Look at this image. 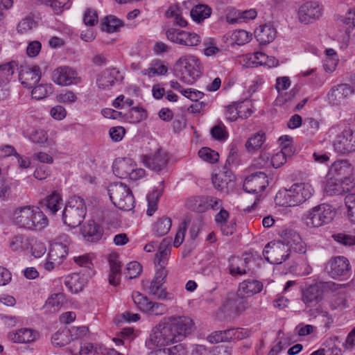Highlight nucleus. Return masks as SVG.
Returning a JSON list of instances; mask_svg holds the SVG:
<instances>
[{"label": "nucleus", "mask_w": 355, "mask_h": 355, "mask_svg": "<svg viewBox=\"0 0 355 355\" xmlns=\"http://www.w3.org/2000/svg\"><path fill=\"white\" fill-rule=\"evenodd\" d=\"M193 320L188 317H166L152 330L150 341L157 347L182 340L191 334Z\"/></svg>", "instance_id": "nucleus-1"}, {"label": "nucleus", "mask_w": 355, "mask_h": 355, "mask_svg": "<svg viewBox=\"0 0 355 355\" xmlns=\"http://www.w3.org/2000/svg\"><path fill=\"white\" fill-rule=\"evenodd\" d=\"M280 241L268 243L263 251L265 259L271 264H281L289 257L293 251L299 254L306 252V246L300 236L293 230H285L281 234Z\"/></svg>", "instance_id": "nucleus-2"}, {"label": "nucleus", "mask_w": 355, "mask_h": 355, "mask_svg": "<svg viewBox=\"0 0 355 355\" xmlns=\"http://www.w3.org/2000/svg\"><path fill=\"white\" fill-rule=\"evenodd\" d=\"M12 223L19 228L34 231L44 229L49 225V220L39 207L28 205L14 211Z\"/></svg>", "instance_id": "nucleus-3"}, {"label": "nucleus", "mask_w": 355, "mask_h": 355, "mask_svg": "<svg viewBox=\"0 0 355 355\" xmlns=\"http://www.w3.org/2000/svg\"><path fill=\"white\" fill-rule=\"evenodd\" d=\"M313 189L307 183H296L289 189L279 191L276 195V200L282 199L279 204L285 207H295L302 204L313 195Z\"/></svg>", "instance_id": "nucleus-4"}, {"label": "nucleus", "mask_w": 355, "mask_h": 355, "mask_svg": "<svg viewBox=\"0 0 355 355\" xmlns=\"http://www.w3.org/2000/svg\"><path fill=\"white\" fill-rule=\"evenodd\" d=\"M200 60L191 55L180 57L173 68L174 75L185 83H191L200 76Z\"/></svg>", "instance_id": "nucleus-5"}, {"label": "nucleus", "mask_w": 355, "mask_h": 355, "mask_svg": "<svg viewBox=\"0 0 355 355\" xmlns=\"http://www.w3.org/2000/svg\"><path fill=\"white\" fill-rule=\"evenodd\" d=\"M86 213L84 200L80 197H74L65 205L62 213V220L65 225L75 228L81 224Z\"/></svg>", "instance_id": "nucleus-6"}, {"label": "nucleus", "mask_w": 355, "mask_h": 355, "mask_svg": "<svg viewBox=\"0 0 355 355\" xmlns=\"http://www.w3.org/2000/svg\"><path fill=\"white\" fill-rule=\"evenodd\" d=\"M336 211L331 205L326 203L313 207L302 218L307 226L318 227L329 223L335 217Z\"/></svg>", "instance_id": "nucleus-7"}, {"label": "nucleus", "mask_w": 355, "mask_h": 355, "mask_svg": "<svg viewBox=\"0 0 355 355\" xmlns=\"http://www.w3.org/2000/svg\"><path fill=\"white\" fill-rule=\"evenodd\" d=\"M108 194L112 203L119 209L129 211L134 207L135 199L131 190L122 182L111 184Z\"/></svg>", "instance_id": "nucleus-8"}, {"label": "nucleus", "mask_w": 355, "mask_h": 355, "mask_svg": "<svg viewBox=\"0 0 355 355\" xmlns=\"http://www.w3.org/2000/svg\"><path fill=\"white\" fill-rule=\"evenodd\" d=\"M112 170L116 177L129 178L132 180H137L145 175V171L142 168H137L135 163L128 157L116 159L113 162Z\"/></svg>", "instance_id": "nucleus-9"}, {"label": "nucleus", "mask_w": 355, "mask_h": 355, "mask_svg": "<svg viewBox=\"0 0 355 355\" xmlns=\"http://www.w3.org/2000/svg\"><path fill=\"white\" fill-rule=\"evenodd\" d=\"M268 185V177L264 172L258 171L245 178L243 185V190L247 193L256 194L254 202L251 207H248V211H250L257 205L260 197L258 193L263 191Z\"/></svg>", "instance_id": "nucleus-10"}, {"label": "nucleus", "mask_w": 355, "mask_h": 355, "mask_svg": "<svg viewBox=\"0 0 355 355\" xmlns=\"http://www.w3.org/2000/svg\"><path fill=\"white\" fill-rule=\"evenodd\" d=\"M331 284L329 282H318L306 288L302 293V300L306 306L317 305L324 293L331 289Z\"/></svg>", "instance_id": "nucleus-11"}, {"label": "nucleus", "mask_w": 355, "mask_h": 355, "mask_svg": "<svg viewBox=\"0 0 355 355\" xmlns=\"http://www.w3.org/2000/svg\"><path fill=\"white\" fill-rule=\"evenodd\" d=\"M334 149L341 155L355 152V130L345 129L332 141Z\"/></svg>", "instance_id": "nucleus-12"}, {"label": "nucleus", "mask_w": 355, "mask_h": 355, "mask_svg": "<svg viewBox=\"0 0 355 355\" xmlns=\"http://www.w3.org/2000/svg\"><path fill=\"white\" fill-rule=\"evenodd\" d=\"M168 272L162 268H156L154 278L149 286V294L159 300H171L172 295L167 293L163 284L166 282Z\"/></svg>", "instance_id": "nucleus-13"}, {"label": "nucleus", "mask_w": 355, "mask_h": 355, "mask_svg": "<svg viewBox=\"0 0 355 355\" xmlns=\"http://www.w3.org/2000/svg\"><path fill=\"white\" fill-rule=\"evenodd\" d=\"M325 270L334 279L340 277L345 278L351 274V266L346 257L338 256L331 258L327 262Z\"/></svg>", "instance_id": "nucleus-14"}, {"label": "nucleus", "mask_w": 355, "mask_h": 355, "mask_svg": "<svg viewBox=\"0 0 355 355\" xmlns=\"http://www.w3.org/2000/svg\"><path fill=\"white\" fill-rule=\"evenodd\" d=\"M299 21L304 24L313 23L322 15V6L317 1H308L298 10Z\"/></svg>", "instance_id": "nucleus-15"}, {"label": "nucleus", "mask_w": 355, "mask_h": 355, "mask_svg": "<svg viewBox=\"0 0 355 355\" xmlns=\"http://www.w3.org/2000/svg\"><path fill=\"white\" fill-rule=\"evenodd\" d=\"M166 35L170 41L182 45L194 46L200 42V37L198 34L178 28H170Z\"/></svg>", "instance_id": "nucleus-16"}, {"label": "nucleus", "mask_w": 355, "mask_h": 355, "mask_svg": "<svg viewBox=\"0 0 355 355\" xmlns=\"http://www.w3.org/2000/svg\"><path fill=\"white\" fill-rule=\"evenodd\" d=\"M52 78L55 83L59 85H70L81 82L77 71L69 67H60L55 69L52 73Z\"/></svg>", "instance_id": "nucleus-17"}, {"label": "nucleus", "mask_w": 355, "mask_h": 355, "mask_svg": "<svg viewBox=\"0 0 355 355\" xmlns=\"http://www.w3.org/2000/svg\"><path fill=\"white\" fill-rule=\"evenodd\" d=\"M352 168L347 160L335 162L329 170V175L336 181L353 183L352 179Z\"/></svg>", "instance_id": "nucleus-18"}, {"label": "nucleus", "mask_w": 355, "mask_h": 355, "mask_svg": "<svg viewBox=\"0 0 355 355\" xmlns=\"http://www.w3.org/2000/svg\"><path fill=\"white\" fill-rule=\"evenodd\" d=\"M18 69L19 80L24 87L32 88L40 80L41 71L39 66L21 65Z\"/></svg>", "instance_id": "nucleus-19"}, {"label": "nucleus", "mask_w": 355, "mask_h": 355, "mask_svg": "<svg viewBox=\"0 0 355 355\" xmlns=\"http://www.w3.org/2000/svg\"><path fill=\"white\" fill-rule=\"evenodd\" d=\"M123 77L116 68H107L97 76L96 84L100 89H110L116 83L121 82Z\"/></svg>", "instance_id": "nucleus-20"}, {"label": "nucleus", "mask_w": 355, "mask_h": 355, "mask_svg": "<svg viewBox=\"0 0 355 355\" xmlns=\"http://www.w3.org/2000/svg\"><path fill=\"white\" fill-rule=\"evenodd\" d=\"M168 159L167 153L159 148L153 155H144L143 162L148 168L159 172L166 166Z\"/></svg>", "instance_id": "nucleus-21"}, {"label": "nucleus", "mask_w": 355, "mask_h": 355, "mask_svg": "<svg viewBox=\"0 0 355 355\" xmlns=\"http://www.w3.org/2000/svg\"><path fill=\"white\" fill-rule=\"evenodd\" d=\"M233 162V159L229 156L226 160V163L223 167V178L220 175H216L212 178V183L214 187L221 191H228L229 189H232L234 187V176L232 172L229 171L227 168V165L230 164V162Z\"/></svg>", "instance_id": "nucleus-22"}, {"label": "nucleus", "mask_w": 355, "mask_h": 355, "mask_svg": "<svg viewBox=\"0 0 355 355\" xmlns=\"http://www.w3.org/2000/svg\"><path fill=\"white\" fill-rule=\"evenodd\" d=\"M245 297V296L238 293L228 295L223 304L224 311H230L236 314L245 311L248 307V302Z\"/></svg>", "instance_id": "nucleus-23"}, {"label": "nucleus", "mask_w": 355, "mask_h": 355, "mask_svg": "<svg viewBox=\"0 0 355 355\" xmlns=\"http://www.w3.org/2000/svg\"><path fill=\"white\" fill-rule=\"evenodd\" d=\"M62 242H55L51 245L49 252L50 259L56 261V263H62L69 252L68 244L70 243V239L68 235L64 234L60 237Z\"/></svg>", "instance_id": "nucleus-24"}, {"label": "nucleus", "mask_w": 355, "mask_h": 355, "mask_svg": "<svg viewBox=\"0 0 355 355\" xmlns=\"http://www.w3.org/2000/svg\"><path fill=\"white\" fill-rule=\"evenodd\" d=\"M80 232L87 241L98 242L103 235V228L95 220H89L82 225Z\"/></svg>", "instance_id": "nucleus-25"}, {"label": "nucleus", "mask_w": 355, "mask_h": 355, "mask_svg": "<svg viewBox=\"0 0 355 355\" xmlns=\"http://www.w3.org/2000/svg\"><path fill=\"white\" fill-rule=\"evenodd\" d=\"M354 93V89L347 84H340L331 88L328 94L329 103L338 105L347 96Z\"/></svg>", "instance_id": "nucleus-26"}, {"label": "nucleus", "mask_w": 355, "mask_h": 355, "mask_svg": "<svg viewBox=\"0 0 355 355\" xmlns=\"http://www.w3.org/2000/svg\"><path fill=\"white\" fill-rule=\"evenodd\" d=\"M276 35V28L271 23L260 25L254 31V36L260 44L265 45L272 42Z\"/></svg>", "instance_id": "nucleus-27"}, {"label": "nucleus", "mask_w": 355, "mask_h": 355, "mask_svg": "<svg viewBox=\"0 0 355 355\" xmlns=\"http://www.w3.org/2000/svg\"><path fill=\"white\" fill-rule=\"evenodd\" d=\"M261 282L255 279H248L243 280L239 285L238 293L245 297H251L260 293L263 289Z\"/></svg>", "instance_id": "nucleus-28"}, {"label": "nucleus", "mask_w": 355, "mask_h": 355, "mask_svg": "<svg viewBox=\"0 0 355 355\" xmlns=\"http://www.w3.org/2000/svg\"><path fill=\"white\" fill-rule=\"evenodd\" d=\"M171 238L164 239L159 245V250L155 254V264L156 268L165 269V265L167 263L168 256L169 255L171 246Z\"/></svg>", "instance_id": "nucleus-29"}, {"label": "nucleus", "mask_w": 355, "mask_h": 355, "mask_svg": "<svg viewBox=\"0 0 355 355\" xmlns=\"http://www.w3.org/2000/svg\"><path fill=\"white\" fill-rule=\"evenodd\" d=\"M229 263L230 274L234 277L247 274L250 270L247 258L232 257L229 259Z\"/></svg>", "instance_id": "nucleus-30"}, {"label": "nucleus", "mask_w": 355, "mask_h": 355, "mask_svg": "<svg viewBox=\"0 0 355 355\" xmlns=\"http://www.w3.org/2000/svg\"><path fill=\"white\" fill-rule=\"evenodd\" d=\"M87 279L80 273H73L67 276L64 284L72 293L81 291L87 284Z\"/></svg>", "instance_id": "nucleus-31"}, {"label": "nucleus", "mask_w": 355, "mask_h": 355, "mask_svg": "<svg viewBox=\"0 0 355 355\" xmlns=\"http://www.w3.org/2000/svg\"><path fill=\"white\" fill-rule=\"evenodd\" d=\"M354 187V184L345 182L344 181H336L329 178L325 186V191L330 196L342 195L345 192H348Z\"/></svg>", "instance_id": "nucleus-32"}, {"label": "nucleus", "mask_w": 355, "mask_h": 355, "mask_svg": "<svg viewBox=\"0 0 355 355\" xmlns=\"http://www.w3.org/2000/svg\"><path fill=\"white\" fill-rule=\"evenodd\" d=\"M110 273L109 275V283L112 286H117L120 282L121 264L118 256L111 254L108 259Z\"/></svg>", "instance_id": "nucleus-33"}, {"label": "nucleus", "mask_w": 355, "mask_h": 355, "mask_svg": "<svg viewBox=\"0 0 355 355\" xmlns=\"http://www.w3.org/2000/svg\"><path fill=\"white\" fill-rule=\"evenodd\" d=\"M8 338L14 343H31L35 340L36 333L30 329H21L16 332H10Z\"/></svg>", "instance_id": "nucleus-34"}, {"label": "nucleus", "mask_w": 355, "mask_h": 355, "mask_svg": "<svg viewBox=\"0 0 355 355\" xmlns=\"http://www.w3.org/2000/svg\"><path fill=\"white\" fill-rule=\"evenodd\" d=\"M17 67L15 61L0 64V88L10 83Z\"/></svg>", "instance_id": "nucleus-35"}, {"label": "nucleus", "mask_w": 355, "mask_h": 355, "mask_svg": "<svg viewBox=\"0 0 355 355\" xmlns=\"http://www.w3.org/2000/svg\"><path fill=\"white\" fill-rule=\"evenodd\" d=\"M208 196H195L187 201V206L193 211L203 213L208 210Z\"/></svg>", "instance_id": "nucleus-36"}, {"label": "nucleus", "mask_w": 355, "mask_h": 355, "mask_svg": "<svg viewBox=\"0 0 355 355\" xmlns=\"http://www.w3.org/2000/svg\"><path fill=\"white\" fill-rule=\"evenodd\" d=\"M123 26V21L114 15L105 17L101 23V30L107 33L117 32Z\"/></svg>", "instance_id": "nucleus-37"}, {"label": "nucleus", "mask_w": 355, "mask_h": 355, "mask_svg": "<svg viewBox=\"0 0 355 355\" xmlns=\"http://www.w3.org/2000/svg\"><path fill=\"white\" fill-rule=\"evenodd\" d=\"M211 14V8L206 4H198L190 12L191 18L197 23H201L209 17Z\"/></svg>", "instance_id": "nucleus-38"}, {"label": "nucleus", "mask_w": 355, "mask_h": 355, "mask_svg": "<svg viewBox=\"0 0 355 355\" xmlns=\"http://www.w3.org/2000/svg\"><path fill=\"white\" fill-rule=\"evenodd\" d=\"M339 26L348 38L350 37L352 31L355 29V8L349 11L345 17H340L338 21Z\"/></svg>", "instance_id": "nucleus-39"}, {"label": "nucleus", "mask_w": 355, "mask_h": 355, "mask_svg": "<svg viewBox=\"0 0 355 355\" xmlns=\"http://www.w3.org/2000/svg\"><path fill=\"white\" fill-rule=\"evenodd\" d=\"M71 340L70 331L67 328L58 330L51 338L53 345L58 347L65 346Z\"/></svg>", "instance_id": "nucleus-40"}, {"label": "nucleus", "mask_w": 355, "mask_h": 355, "mask_svg": "<svg viewBox=\"0 0 355 355\" xmlns=\"http://www.w3.org/2000/svg\"><path fill=\"white\" fill-rule=\"evenodd\" d=\"M171 219L168 217L159 218L154 225V232L156 236H162L166 235L171 227Z\"/></svg>", "instance_id": "nucleus-41"}, {"label": "nucleus", "mask_w": 355, "mask_h": 355, "mask_svg": "<svg viewBox=\"0 0 355 355\" xmlns=\"http://www.w3.org/2000/svg\"><path fill=\"white\" fill-rule=\"evenodd\" d=\"M53 92V89L51 84H40L33 89L31 95L33 98L41 100L45 98Z\"/></svg>", "instance_id": "nucleus-42"}, {"label": "nucleus", "mask_w": 355, "mask_h": 355, "mask_svg": "<svg viewBox=\"0 0 355 355\" xmlns=\"http://www.w3.org/2000/svg\"><path fill=\"white\" fill-rule=\"evenodd\" d=\"M62 201V198L56 191L53 192L51 195L48 196L44 202V205L49 209L52 214H55L60 209V204Z\"/></svg>", "instance_id": "nucleus-43"}, {"label": "nucleus", "mask_w": 355, "mask_h": 355, "mask_svg": "<svg viewBox=\"0 0 355 355\" xmlns=\"http://www.w3.org/2000/svg\"><path fill=\"white\" fill-rule=\"evenodd\" d=\"M225 342L242 340L248 336L247 331L241 330L239 328H232L223 331Z\"/></svg>", "instance_id": "nucleus-44"}, {"label": "nucleus", "mask_w": 355, "mask_h": 355, "mask_svg": "<svg viewBox=\"0 0 355 355\" xmlns=\"http://www.w3.org/2000/svg\"><path fill=\"white\" fill-rule=\"evenodd\" d=\"M268 55L262 52H255L252 55L246 56L245 65L247 67H254L258 65H263L266 62Z\"/></svg>", "instance_id": "nucleus-45"}, {"label": "nucleus", "mask_w": 355, "mask_h": 355, "mask_svg": "<svg viewBox=\"0 0 355 355\" xmlns=\"http://www.w3.org/2000/svg\"><path fill=\"white\" fill-rule=\"evenodd\" d=\"M166 311L167 307L164 304L149 301L144 312L152 315H161Z\"/></svg>", "instance_id": "nucleus-46"}, {"label": "nucleus", "mask_w": 355, "mask_h": 355, "mask_svg": "<svg viewBox=\"0 0 355 355\" xmlns=\"http://www.w3.org/2000/svg\"><path fill=\"white\" fill-rule=\"evenodd\" d=\"M126 119L130 120L131 123H139L142 119L146 118V111L139 107H133L125 114Z\"/></svg>", "instance_id": "nucleus-47"}, {"label": "nucleus", "mask_w": 355, "mask_h": 355, "mask_svg": "<svg viewBox=\"0 0 355 355\" xmlns=\"http://www.w3.org/2000/svg\"><path fill=\"white\" fill-rule=\"evenodd\" d=\"M265 141V135L263 133H256L250 137L245 143V147L248 151H252L259 148Z\"/></svg>", "instance_id": "nucleus-48"}, {"label": "nucleus", "mask_w": 355, "mask_h": 355, "mask_svg": "<svg viewBox=\"0 0 355 355\" xmlns=\"http://www.w3.org/2000/svg\"><path fill=\"white\" fill-rule=\"evenodd\" d=\"M199 157L204 161L215 163L218 161L219 154L208 147H203L198 151Z\"/></svg>", "instance_id": "nucleus-49"}, {"label": "nucleus", "mask_w": 355, "mask_h": 355, "mask_svg": "<svg viewBox=\"0 0 355 355\" xmlns=\"http://www.w3.org/2000/svg\"><path fill=\"white\" fill-rule=\"evenodd\" d=\"M347 215L351 222L355 223V193H348L345 197Z\"/></svg>", "instance_id": "nucleus-50"}, {"label": "nucleus", "mask_w": 355, "mask_h": 355, "mask_svg": "<svg viewBox=\"0 0 355 355\" xmlns=\"http://www.w3.org/2000/svg\"><path fill=\"white\" fill-rule=\"evenodd\" d=\"M142 271L141 265L137 261H131L128 263L125 275L128 279L136 278Z\"/></svg>", "instance_id": "nucleus-51"}, {"label": "nucleus", "mask_w": 355, "mask_h": 355, "mask_svg": "<svg viewBox=\"0 0 355 355\" xmlns=\"http://www.w3.org/2000/svg\"><path fill=\"white\" fill-rule=\"evenodd\" d=\"M332 238L340 244L345 246H352L355 245V236H352L344 232L336 233L332 235Z\"/></svg>", "instance_id": "nucleus-52"}, {"label": "nucleus", "mask_w": 355, "mask_h": 355, "mask_svg": "<svg viewBox=\"0 0 355 355\" xmlns=\"http://www.w3.org/2000/svg\"><path fill=\"white\" fill-rule=\"evenodd\" d=\"M232 39L238 45H243L249 42L252 39V35L245 30H238L232 33Z\"/></svg>", "instance_id": "nucleus-53"}, {"label": "nucleus", "mask_w": 355, "mask_h": 355, "mask_svg": "<svg viewBox=\"0 0 355 355\" xmlns=\"http://www.w3.org/2000/svg\"><path fill=\"white\" fill-rule=\"evenodd\" d=\"M287 148H282L281 151L276 153L272 156L271 159V163L274 168H279L286 162V156H290L291 154H288L286 152Z\"/></svg>", "instance_id": "nucleus-54"}, {"label": "nucleus", "mask_w": 355, "mask_h": 355, "mask_svg": "<svg viewBox=\"0 0 355 355\" xmlns=\"http://www.w3.org/2000/svg\"><path fill=\"white\" fill-rule=\"evenodd\" d=\"M48 6L52 8L55 14L59 15L64 9L69 8V0H52Z\"/></svg>", "instance_id": "nucleus-55"}, {"label": "nucleus", "mask_w": 355, "mask_h": 355, "mask_svg": "<svg viewBox=\"0 0 355 355\" xmlns=\"http://www.w3.org/2000/svg\"><path fill=\"white\" fill-rule=\"evenodd\" d=\"M29 139L33 143L43 144L47 141L48 137L46 135V132L44 130L39 129L33 130L31 133Z\"/></svg>", "instance_id": "nucleus-56"}, {"label": "nucleus", "mask_w": 355, "mask_h": 355, "mask_svg": "<svg viewBox=\"0 0 355 355\" xmlns=\"http://www.w3.org/2000/svg\"><path fill=\"white\" fill-rule=\"evenodd\" d=\"M36 26V22L31 17L24 18L17 26V30L19 33H26Z\"/></svg>", "instance_id": "nucleus-57"}, {"label": "nucleus", "mask_w": 355, "mask_h": 355, "mask_svg": "<svg viewBox=\"0 0 355 355\" xmlns=\"http://www.w3.org/2000/svg\"><path fill=\"white\" fill-rule=\"evenodd\" d=\"M83 21L87 26H94L98 22L97 12L94 9L87 8L83 16Z\"/></svg>", "instance_id": "nucleus-58"}, {"label": "nucleus", "mask_w": 355, "mask_h": 355, "mask_svg": "<svg viewBox=\"0 0 355 355\" xmlns=\"http://www.w3.org/2000/svg\"><path fill=\"white\" fill-rule=\"evenodd\" d=\"M132 297L137 307L144 312L146 309V306H147L150 301L149 299L146 296H143L139 292H134Z\"/></svg>", "instance_id": "nucleus-59"}, {"label": "nucleus", "mask_w": 355, "mask_h": 355, "mask_svg": "<svg viewBox=\"0 0 355 355\" xmlns=\"http://www.w3.org/2000/svg\"><path fill=\"white\" fill-rule=\"evenodd\" d=\"M250 103L248 101L238 103V110L240 118L247 119L252 114V110L250 107Z\"/></svg>", "instance_id": "nucleus-60"}, {"label": "nucleus", "mask_w": 355, "mask_h": 355, "mask_svg": "<svg viewBox=\"0 0 355 355\" xmlns=\"http://www.w3.org/2000/svg\"><path fill=\"white\" fill-rule=\"evenodd\" d=\"M226 20L229 24H236L241 22V11L236 10L234 8H230L226 14Z\"/></svg>", "instance_id": "nucleus-61"}, {"label": "nucleus", "mask_w": 355, "mask_h": 355, "mask_svg": "<svg viewBox=\"0 0 355 355\" xmlns=\"http://www.w3.org/2000/svg\"><path fill=\"white\" fill-rule=\"evenodd\" d=\"M238 110V103H234L227 107L226 118L230 121H235L240 118Z\"/></svg>", "instance_id": "nucleus-62"}, {"label": "nucleus", "mask_w": 355, "mask_h": 355, "mask_svg": "<svg viewBox=\"0 0 355 355\" xmlns=\"http://www.w3.org/2000/svg\"><path fill=\"white\" fill-rule=\"evenodd\" d=\"M26 241V240L23 236H15L10 243V248L13 251L22 250L24 248Z\"/></svg>", "instance_id": "nucleus-63"}, {"label": "nucleus", "mask_w": 355, "mask_h": 355, "mask_svg": "<svg viewBox=\"0 0 355 355\" xmlns=\"http://www.w3.org/2000/svg\"><path fill=\"white\" fill-rule=\"evenodd\" d=\"M56 99L60 103H71L75 102L77 97L73 92L67 91L65 93H60L57 95Z\"/></svg>", "instance_id": "nucleus-64"}]
</instances>
